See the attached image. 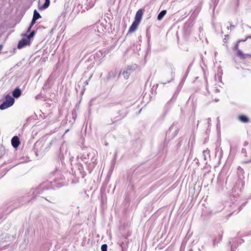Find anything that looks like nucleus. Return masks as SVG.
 I'll return each instance as SVG.
<instances>
[{
    "mask_svg": "<svg viewBox=\"0 0 251 251\" xmlns=\"http://www.w3.org/2000/svg\"><path fill=\"white\" fill-rule=\"evenodd\" d=\"M237 173L238 179L232 189V194L234 197L239 195L244 185V182L243 181L244 178V172L243 169L239 167L237 169Z\"/></svg>",
    "mask_w": 251,
    "mask_h": 251,
    "instance_id": "nucleus-1",
    "label": "nucleus"
},
{
    "mask_svg": "<svg viewBox=\"0 0 251 251\" xmlns=\"http://www.w3.org/2000/svg\"><path fill=\"white\" fill-rule=\"evenodd\" d=\"M51 183V182L48 181L44 182L37 187L32 189L30 193L33 195V198H35L37 196L43 194L45 191L52 188L54 186V185L52 184Z\"/></svg>",
    "mask_w": 251,
    "mask_h": 251,
    "instance_id": "nucleus-2",
    "label": "nucleus"
},
{
    "mask_svg": "<svg viewBox=\"0 0 251 251\" xmlns=\"http://www.w3.org/2000/svg\"><path fill=\"white\" fill-rule=\"evenodd\" d=\"M81 159L85 163H94L96 161V152L92 150L85 152L83 153Z\"/></svg>",
    "mask_w": 251,
    "mask_h": 251,
    "instance_id": "nucleus-3",
    "label": "nucleus"
},
{
    "mask_svg": "<svg viewBox=\"0 0 251 251\" xmlns=\"http://www.w3.org/2000/svg\"><path fill=\"white\" fill-rule=\"evenodd\" d=\"M15 102L14 98L8 94L5 97V100L0 105V109L4 110L13 105Z\"/></svg>",
    "mask_w": 251,
    "mask_h": 251,
    "instance_id": "nucleus-4",
    "label": "nucleus"
},
{
    "mask_svg": "<svg viewBox=\"0 0 251 251\" xmlns=\"http://www.w3.org/2000/svg\"><path fill=\"white\" fill-rule=\"evenodd\" d=\"M30 43V41L28 40V38H23L19 42L17 48L19 49H21L26 46L29 45Z\"/></svg>",
    "mask_w": 251,
    "mask_h": 251,
    "instance_id": "nucleus-5",
    "label": "nucleus"
},
{
    "mask_svg": "<svg viewBox=\"0 0 251 251\" xmlns=\"http://www.w3.org/2000/svg\"><path fill=\"white\" fill-rule=\"evenodd\" d=\"M239 43L237 41L233 49L237 50V55L238 56L240 57L242 59H246L247 58V55L245 54L241 50H239Z\"/></svg>",
    "mask_w": 251,
    "mask_h": 251,
    "instance_id": "nucleus-6",
    "label": "nucleus"
},
{
    "mask_svg": "<svg viewBox=\"0 0 251 251\" xmlns=\"http://www.w3.org/2000/svg\"><path fill=\"white\" fill-rule=\"evenodd\" d=\"M143 11L142 9H139L136 14H135V19H134V21L135 22H136L138 23H140V22H141V20L142 19V17L143 16Z\"/></svg>",
    "mask_w": 251,
    "mask_h": 251,
    "instance_id": "nucleus-7",
    "label": "nucleus"
},
{
    "mask_svg": "<svg viewBox=\"0 0 251 251\" xmlns=\"http://www.w3.org/2000/svg\"><path fill=\"white\" fill-rule=\"evenodd\" d=\"M22 95V91L21 89L19 87L16 88L13 91H12V96L13 98L15 99L19 98Z\"/></svg>",
    "mask_w": 251,
    "mask_h": 251,
    "instance_id": "nucleus-8",
    "label": "nucleus"
},
{
    "mask_svg": "<svg viewBox=\"0 0 251 251\" xmlns=\"http://www.w3.org/2000/svg\"><path fill=\"white\" fill-rule=\"evenodd\" d=\"M20 144V142L18 137L14 136L12 138L11 144L14 148H17L19 146Z\"/></svg>",
    "mask_w": 251,
    "mask_h": 251,
    "instance_id": "nucleus-9",
    "label": "nucleus"
},
{
    "mask_svg": "<svg viewBox=\"0 0 251 251\" xmlns=\"http://www.w3.org/2000/svg\"><path fill=\"white\" fill-rule=\"evenodd\" d=\"M139 24L140 23L133 21L131 25L129 27V29L128 30V33H132L134 32L136 30Z\"/></svg>",
    "mask_w": 251,
    "mask_h": 251,
    "instance_id": "nucleus-10",
    "label": "nucleus"
},
{
    "mask_svg": "<svg viewBox=\"0 0 251 251\" xmlns=\"http://www.w3.org/2000/svg\"><path fill=\"white\" fill-rule=\"evenodd\" d=\"M242 153H244L245 154V156L248 157L245 162L246 163L250 162L251 161V151H249L247 154L246 149H243L242 150Z\"/></svg>",
    "mask_w": 251,
    "mask_h": 251,
    "instance_id": "nucleus-11",
    "label": "nucleus"
},
{
    "mask_svg": "<svg viewBox=\"0 0 251 251\" xmlns=\"http://www.w3.org/2000/svg\"><path fill=\"white\" fill-rule=\"evenodd\" d=\"M50 4V0H45L44 3L42 6H38L40 10H43L47 8Z\"/></svg>",
    "mask_w": 251,
    "mask_h": 251,
    "instance_id": "nucleus-12",
    "label": "nucleus"
},
{
    "mask_svg": "<svg viewBox=\"0 0 251 251\" xmlns=\"http://www.w3.org/2000/svg\"><path fill=\"white\" fill-rule=\"evenodd\" d=\"M238 120L243 123H247L249 122L250 121L248 117L244 115H239Z\"/></svg>",
    "mask_w": 251,
    "mask_h": 251,
    "instance_id": "nucleus-13",
    "label": "nucleus"
},
{
    "mask_svg": "<svg viewBox=\"0 0 251 251\" xmlns=\"http://www.w3.org/2000/svg\"><path fill=\"white\" fill-rule=\"evenodd\" d=\"M202 156L204 161H206L207 158L210 157V151L207 149L204 150L202 151Z\"/></svg>",
    "mask_w": 251,
    "mask_h": 251,
    "instance_id": "nucleus-14",
    "label": "nucleus"
},
{
    "mask_svg": "<svg viewBox=\"0 0 251 251\" xmlns=\"http://www.w3.org/2000/svg\"><path fill=\"white\" fill-rule=\"evenodd\" d=\"M131 71V68H128L127 69L126 71H123L122 74V75L124 76V77L126 79H127L130 75V72Z\"/></svg>",
    "mask_w": 251,
    "mask_h": 251,
    "instance_id": "nucleus-15",
    "label": "nucleus"
},
{
    "mask_svg": "<svg viewBox=\"0 0 251 251\" xmlns=\"http://www.w3.org/2000/svg\"><path fill=\"white\" fill-rule=\"evenodd\" d=\"M166 13L167 11L166 10H162L157 16V20L159 21L161 20L166 15Z\"/></svg>",
    "mask_w": 251,
    "mask_h": 251,
    "instance_id": "nucleus-16",
    "label": "nucleus"
},
{
    "mask_svg": "<svg viewBox=\"0 0 251 251\" xmlns=\"http://www.w3.org/2000/svg\"><path fill=\"white\" fill-rule=\"evenodd\" d=\"M42 146V144L41 142H37L34 144V150H35V152L37 153L38 152H40L41 150L38 151V148L41 147Z\"/></svg>",
    "mask_w": 251,
    "mask_h": 251,
    "instance_id": "nucleus-17",
    "label": "nucleus"
},
{
    "mask_svg": "<svg viewBox=\"0 0 251 251\" xmlns=\"http://www.w3.org/2000/svg\"><path fill=\"white\" fill-rule=\"evenodd\" d=\"M32 18L37 20L38 19L41 18V16L36 10H34Z\"/></svg>",
    "mask_w": 251,
    "mask_h": 251,
    "instance_id": "nucleus-18",
    "label": "nucleus"
},
{
    "mask_svg": "<svg viewBox=\"0 0 251 251\" xmlns=\"http://www.w3.org/2000/svg\"><path fill=\"white\" fill-rule=\"evenodd\" d=\"M127 112L125 111V112H122L121 110L119 111L118 114H119L120 118L119 119H121L125 117L126 115Z\"/></svg>",
    "mask_w": 251,
    "mask_h": 251,
    "instance_id": "nucleus-19",
    "label": "nucleus"
},
{
    "mask_svg": "<svg viewBox=\"0 0 251 251\" xmlns=\"http://www.w3.org/2000/svg\"><path fill=\"white\" fill-rule=\"evenodd\" d=\"M36 33V31H34V30H33L31 32H30V33H29V34L26 37L28 39V40L30 41V39L31 38H32L34 35Z\"/></svg>",
    "mask_w": 251,
    "mask_h": 251,
    "instance_id": "nucleus-20",
    "label": "nucleus"
},
{
    "mask_svg": "<svg viewBox=\"0 0 251 251\" xmlns=\"http://www.w3.org/2000/svg\"><path fill=\"white\" fill-rule=\"evenodd\" d=\"M107 245L106 244H102L101 246V251H107Z\"/></svg>",
    "mask_w": 251,
    "mask_h": 251,
    "instance_id": "nucleus-21",
    "label": "nucleus"
},
{
    "mask_svg": "<svg viewBox=\"0 0 251 251\" xmlns=\"http://www.w3.org/2000/svg\"><path fill=\"white\" fill-rule=\"evenodd\" d=\"M219 151V158H221L223 156V150L221 148L217 149V152Z\"/></svg>",
    "mask_w": 251,
    "mask_h": 251,
    "instance_id": "nucleus-22",
    "label": "nucleus"
},
{
    "mask_svg": "<svg viewBox=\"0 0 251 251\" xmlns=\"http://www.w3.org/2000/svg\"><path fill=\"white\" fill-rule=\"evenodd\" d=\"M120 246L121 248H122V251H126V248L125 247V244L123 243H121L120 244Z\"/></svg>",
    "mask_w": 251,
    "mask_h": 251,
    "instance_id": "nucleus-23",
    "label": "nucleus"
},
{
    "mask_svg": "<svg viewBox=\"0 0 251 251\" xmlns=\"http://www.w3.org/2000/svg\"><path fill=\"white\" fill-rule=\"evenodd\" d=\"M36 21H37L36 20H35V19L32 18L31 22L29 25H30V27H32V26L35 24Z\"/></svg>",
    "mask_w": 251,
    "mask_h": 251,
    "instance_id": "nucleus-24",
    "label": "nucleus"
},
{
    "mask_svg": "<svg viewBox=\"0 0 251 251\" xmlns=\"http://www.w3.org/2000/svg\"><path fill=\"white\" fill-rule=\"evenodd\" d=\"M96 56H98L99 57L103 56V53L101 51L99 50V51L97 52L96 53Z\"/></svg>",
    "mask_w": 251,
    "mask_h": 251,
    "instance_id": "nucleus-25",
    "label": "nucleus"
},
{
    "mask_svg": "<svg viewBox=\"0 0 251 251\" xmlns=\"http://www.w3.org/2000/svg\"><path fill=\"white\" fill-rule=\"evenodd\" d=\"M248 40V36L244 39H240L238 41V43H240L241 42H245Z\"/></svg>",
    "mask_w": 251,
    "mask_h": 251,
    "instance_id": "nucleus-26",
    "label": "nucleus"
},
{
    "mask_svg": "<svg viewBox=\"0 0 251 251\" xmlns=\"http://www.w3.org/2000/svg\"><path fill=\"white\" fill-rule=\"evenodd\" d=\"M92 76V75H91L90 76V77H89V79H88V80H86L85 81L84 83H85V85H88V84L89 81L90 80V78H91V77Z\"/></svg>",
    "mask_w": 251,
    "mask_h": 251,
    "instance_id": "nucleus-27",
    "label": "nucleus"
},
{
    "mask_svg": "<svg viewBox=\"0 0 251 251\" xmlns=\"http://www.w3.org/2000/svg\"><path fill=\"white\" fill-rule=\"evenodd\" d=\"M207 121V123L208 124V126H210L211 125V119L210 118L206 119Z\"/></svg>",
    "mask_w": 251,
    "mask_h": 251,
    "instance_id": "nucleus-28",
    "label": "nucleus"
},
{
    "mask_svg": "<svg viewBox=\"0 0 251 251\" xmlns=\"http://www.w3.org/2000/svg\"><path fill=\"white\" fill-rule=\"evenodd\" d=\"M32 27H30V25L29 26V27H28L27 28V30L26 31V32H30V30H31V28Z\"/></svg>",
    "mask_w": 251,
    "mask_h": 251,
    "instance_id": "nucleus-29",
    "label": "nucleus"
},
{
    "mask_svg": "<svg viewBox=\"0 0 251 251\" xmlns=\"http://www.w3.org/2000/svg\"><path fill=\"white\" fill-rule=\"evenodd\" d=\"M39 98H40V95H37V96H36L35 97V99H36V100L39 99Z\"/></svg>",
    "mask_w": 251,
    "mask_h": 251,
    "instance_id": "nucleus-30",
    "label": "nucleus"
},
{
    "mask_svg": "<svg viewBox=\"0 0 251 251\" xmlns=\"http://www.w3.org/2000/svg\"><path fill=\"white\" fill-rule=\"evenodd\" d=\"M246 54L247 55V57H250L251 58V54Z\"/></svg>",
    "mask_w": 251,
    "mask_h": 251,
    "instance_id": "nucleus-31",
    "label": "nucleus"
},
{
    "mask_svg": "<svg viewBox=\"0 0 251 251\" xmlns=\"http://www.w3.org/2000/svg\"><path fill=\"white\" fill-rule=\"evenodd\" d=\"M217 3L216 2V1H215L214 2V7L216 6Z\"/></svg>",
    "mask_w": 251,
    "mask_h": 251,
    "instance_id": "nucleus-32",
    "label": "nucleus"
},
{
    "mask_svg": "<svg viewBox=\"0 0 251 251\" xmlns=\"http://www.w3.org/2000/svg\"><path fill=\"white\" fill-rule=\"evenodd\" d=\"M2 46L0 45V51L2 50Z\"/></svg>",
    "mask_w": 251,
    "mask_h": 251,
    "instance_id": "nucleus-33",
    "label": "nucleus"
},
{
    "mask_svg": "<svg viewBox=\"0 0 251 251\" xmlns=\"http://www.w3.org/2000/svg\"><path fill=\"white\" fill-rule=\"evenodd\" d=\"M248 40L249 39H251V36H248Z\"/></svg>",
    "mask_w": 251,
    "mask_h": 251,
    "instance_id": "nucleus-34",
    "label": "nucleus"
},
{
    "mask_svg": "<svg viewBox=\"0 0 251 251\" xmlns=\"http://www.w3.org/2000/svg\"><path fill=\"white\" fill-rule=\"evenodd\" d=\"M217 121H218V124L219 123V118H217Z\"/></svg>",
    "mask_w": 251,
    "mask_h": 251,
    "instance_id": "nucleus-35",
    "label": "nucleus"
},
{
    "mask_svg": "<svg viewBox=\"0 0 251 251\" xmlns=\"http://www.w3.org/2000/svg\"><path fill=\"white\" fill-rule=\"evenodd\" d=\"M215 91H216V92H217L219 91V90H218V89H216V90H215Z\"/></svg>",
    "mask_w": 251,
    "mask_h": 251,
    "instance_id": "nucleus-36",
    "label": "nucleus"
},
{
    "mask_svg": "<svg viewBox=\"0 0 251 251\" xmlns=\"http://www.w3.org/2000/svg\"><path fill=\"white\" fill-rule=\"evenodd\" d=\"M171 70H173V68H172V66H171Z\"/></svg>",
    "mask_w": 251,
    "mask_h": 251,
    "instance_id": "nucleus-37",
    "label": "nucleus"
},
{
    "mask_svg": "<svg viewBox=\"0 0 251 251\" xmlns=\"http://www.w3.org/2000/svg\"><path fill=\"white\" fill-rule=\"evenodd\" d=\"M247 143L246 142H245V145H247Z\"/></svg>",
    "mask_w": 251,
    "mask_h": 251,
    "instance_id": "nucleus-38",
    "label": "nucleus"
},
{
    "mask_svg": "<svg viewBox=\"0 0 251 251\" xmlns=\"http://www.w3.org/2000/svg\"><path fill=\"white\" fill-rule=\"evenodd\" d=\"M226 37H228V35H226Z\"/></svg>",
    "mask_w": 251,
    "mask_h": 251,
    "instance_id": "nucleus-39",
    "label": "nucleus"
},
{
    "mask_svg": "<svg viewBox=\"0 0 251 251\" xmlns=\"http://www.w3.org/2000/svg\"><path fill=\"white\" fill-rule=\"evenodd\" d=\"M228 37H226V38H225V39H226V38H227Z\"/></svg>",
    "mask_w": 251,
    "mask_h": 251,
    "instance_id": "nucleus-40",
    "label": "nucleus"
},
{
    "mask_svg": "<svg viewBox=\"0 0 251 251\" xmlns=\"http://www.w3.org/2000/svg\"><path fill=\"white\" fill-rule=\"evenodd\" d=\"M199 251H201V250L200 249H199Z\"/></svg>",
    "mask_w": 251,
    "mask_h": 251,
    "instance_id": "nucleus-41",
    "label": "nucleus"
}]
</instances>
